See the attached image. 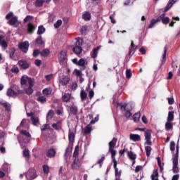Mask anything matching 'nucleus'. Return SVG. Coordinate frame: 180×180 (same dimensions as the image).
<instances>
[{
  "mask_svg": "<svg viewBox=\"0 0 180 180\" xmlns=\"http://www.w3.org/2000/svg\"><path fill=\"white\" fill-rule=\"evenodd\" d=\"M136 130L144 131L146 140L145 144H147V146H151V144H153V143L151 142V130L146 129V128H136Z\"/></svg>",
  "mask_w": 180,
  "mask_h": 180,
  "instance_id": "nucleus-1",
  "label": "nucleus"
},
{
  "mask_svg": "<svg viewBox=\"0 0 180 180\" xmlns=\"http://www.w3.org/2000/svg\"><path fill=\"white\" fill-rule=\"evenodd\" d=\"M81 46H82V39H77L75 46L72 49V51L75 54L78 56L82 53V47Z\"/></svg>",
  "mask_w": 180,
  "mask_h": 180,
  "instance_id": "nucleus-2",
  "label": "nucleus"
},
{
  "mask_svg": "<svg viewBox=\"0 0 180 180\" xmlns=\"http://www.w3.org/2000/svg\"><path fill=\"white\" fill-rule=\"evenodd\" d=\"M117 143V138H113L111 141L109 142L108 152L110 153L111 155H116V150L114 149L116 147V143Z\"/></svg>",
  "mask_w": 180,
  "mask_h": 180,
  "instance_id": "nucleus-3",
  "label": "nucleus"
},
{
  "mask_svg": "<svg viewBox=\"0 0 180 180\" xmlns=\"http://www.w3.org/2000/svg\"><path fill=\"white\" fill-rule=\"evenodd\" d=\"M18 49L21 50L23 53H27L29 50V41H25L24 42H21L18 44Z\"/></svg>",
  "mask_w": 180,
  "mask_h": 180,
  "instance_id": "nucleus-4",
  "label": "nucleus"
},
{
  "mask_svg": "<svg viewBox=\"0 0 180 180\" xmlns=\"http://www.w3.org/2000/svg\"><path fill=\"white\" fill-rule=\"evenodd\" d=\"M173 167L172 172L173 174H179V167H178V159L177 158H172Z\"/></svg>",
  "mask_w": 180,
  "mask_h": 180,
  "instance_id": "nucleus-5",
  "label": "nucleus"
},
{
  "mask_svg": "<svg viewBox=\"0 0 180 180\" xmlns=\"http://www.w3.org/2000/svg\"><path fill=\"white\" fill-rule=\"evenodd\" d=\"M36 25L33 22H29L27 25V32L28 34H33L34 33V30H36Z\"/></svg>",
  "mask_w": 180,
  "mask_h": 180,
  "instance_id": "nucleus-6",
  "label": "nucleus"
},
{
  "mask_svg": "<svg viewBox=\"0 0 180 180\" xmlns=\"http://www.w3.org/2000/svg\"><path fill=\"white\" fill-rule=\"evenodd\" d=\"M68 84H70V77H68V76H63L62 79L59 80V86L60 85L67 86Z\"/></svg>",
  "mask_w": 180,
  "mask_h": 180,
  "instance_id": "nucleus-7",
  "label": "nucleus"
},
{
  "mask_svg": "<svg viewBox=\"0 0 180 180\" xmlns=\"http://www.w3.org/2000/svg\"><path fill=\"white\" fill-rule=\"evenodd\" d=\"M52 127L54 130H56V131H60V130L63 129V123L61 121L58 120L56 123L52 124Z\"/></svg>",
  "mask_w": 180,
  "mask_h": 180,
  "instance_id": "nucleus-8",
  "label": "nucleus"
},
{
  "mask_svg": "<svg viewBox=\"0 0 180 180\" xmlns=\"http://www.w3.org/2000/svg\"><path fill=\"white\" fill-rule=\"evenodd\" d=\"M68 140L69 146H71V148H72V146H74V141H75V134H74V132H69Z\"/></svg>",
  "mask_w": 180,
  "mask_h": 180,
  "instance_id": "nucleus-9",
  "label": "nucleus"
},
{
  "mask_svg": "<svg viewBox=\"0 0 180 180\" xmlns=\"http://www.w3.org/2000/svg\"><path fill=\"white\" fill-rule=\"evenodd\" d=\"M4 39H5V36L1 34L0 35V46L3 49H7L8 48V42Z\"/></svg>",
  "mask_w": 180,
  "mask_h": 180,
  "instance_id": "nucleus-10",
  "label": "nucleus"
},
{
  "mask_svg": "<svg viewBox=\"0 0 180 180\" xmlns=\"http://www.w3.org/2000/svg\"><path fill=\"white\" fill-rule=\"evenodd\" d=\"M57 152H56V149L51 148L47 150L46 155L48 157V158H53V157H56V154Z\"/></svg>",
  "mask_w": 180,
  "mask_h": 180,
  "instance_id": "nucleus-11",
  "label": "nucleus"
},
{
  "mask_svg": "<svg viewBox=\"0 0 180 180\" xmlns=\"http://www.w3.org/2000/svg\"><path fill=\"white\" fill-rule=\"evenodd\" d=\"M18 65L20 67H21V68H22V70H27V68L30 67V65L27 63L26 60H22L18 61Z\"/></svg>",
  "mask_w": 180,
  "mask_h": 180,
  "instance_id": "nucleus-12",
  "label": "nucleus"
},
{
  "mask_svg": "<svg viewBox=\"0 0 180 180\" xmlns=\"http://www.w3.org/2000/svg\"><path fill=\"white\" fill-rule=\"evenodd\" d=\"M79 164H80L79 159L78 158H75L71 165L72 169H77V168H79L80 167Z\"/></svg>",
  "mask_w": 180,
  "mask_h": 180,
  "instance_id": "nucleus-13",
  "label": "nucleus"
},
{
  "mask_svg": "<svg viewBox=\"0 0 180 180\" xmlns=\"http://www.w3.org/2000/svg\"><path fill=\"white\" fill-rule=\"evenodd\" d=\"M59 61H65L67 60V52L65 51H61L58 56Z\"/></svg>",
  "mask_w": 180,
  "mask_h": 180,
  "instance_id": "nucleus-14",
  "label": "nucleus"
},
{
  "mask_svg": "<svg viewBox=\"0 0 180 180\" xmlns=\"http://www.w3.org/2000/svg\"><path fill=\"white\" fill-rule=\"evenodd\" d=\"M27 176L29 179H34L37 176V174L34 169H30L27 174Z\"/></svg>",
  "mask_w": 180,
  "mask_h": 180,
  "instance_id": "nucleus-15",
  "label": "nucleus"
},
{
  "mask_svg": "<svg viewBox=\"0 0 180 180\" xmlns=\"http://www.w3.org/2000/svg\"><path fill=\"white\" fill-rule=\"evenodd\" d=\"M129 139L132 141H141V136H140V135L136 134H131L129 135Z\"/></svg>",
  "mask_w": 180,
  "mask_h": 180,
  "instance_id": "nucleus-16",
  "label": "nucleus"
},
{
  "mask_svg": "<svg viewBox=\"0 0 180 180\" xmlns=\"http://www.w3.org/2000/svg\"><path fill=\"white\" fill-rule=\"evenodd\" d=\"M166 131H169V130H173L174 123L172 121H167L165 124Z\"/></svg>",
  "mask_w": 180,
  "mask_h": 180,
  "instance_id": "nucleus-17",
  "label": "nucleus"
},
{
  "mask_svg": "<svg viewBox=\"0 0 180 180\" xmlns=\"http://www.w3.org/2000/svg\"><path fill=\"white\" fill-rule=\"evenodd\" d=\"M35 44H37V46H44V41H43L41 35L38 36L35 39Z\"/></svg>",
  "mask_w": 180,
  "mask_h": 180,
  "instance_id": "nucleus-18",
  "label": "nucleus"
},
{
  "mask_svg": "<svg viewBox=\"0 0 180 180\" xmlns=\"http://www.w3.org/2000/svg\"><path fill=\"white\" fill-rule=\"evenodd\" d=\"M162 19L160 18V17H158L157 19H152L150 20V24L148 25V28L151 29V27H153L155 23H158V22H161Z\"/></svg>",
  "mask_w": 180,
  "mask_h": 180,
  "instance_id": "nucleus-19",
  "label": "nucleus"
},
{
  "mask_svg": "<svg viewBox=\"0 0 180 180\" xmlns=\"http://www.w3.org/2000/svg\"><path fill=\"white\" fill-rule=\"evenodd\" d=\"M10 26H15L18 23V17L13 16L11 18V20L8 22Z\"/></svg>",
  "mask_w": 180,
  "mask_h": 180,
  "instance_id": "nucleus-20",
  "label": "nucleus"
},
{
  "mask_svg": "<svg viewBox=\"0 0 180 180\" xmlns=\"http://www.w3.org/2000/svg\"><path fill=\"white\" fill-rule=\"evenodd\" d=\"M101 50V46H97L93 49V52L91 53L92 58H96L98 57V51Z\"/></svg>",
  "mask_w": 180,
  "mask_h": 180,
  "instance_id": "nucleus-21",
  "label": "nucleus"
},
{
  "mask_svg": "<svg viewBox=\"0 0 180 180\" xmlns=\"http://www.w3.org/2000/svg\"><path fill=\"white\" fill-rule=\"evenodd\" d=\"M70 110L71 115H74L75 116H76V115H78V107L75 105H72L70 108Z\"/></svg>",
  "mask_w": 180,
  "mask_h": 180,
  "instance_id": "nucleus-22",
  "label": "nucleus"
},
{
  "mask_svg": "<svg viewBox=\"0 0 180 180\" xmlns=\"http://www.w3.org/2000/svg\"><path fill=\"white\" fill-rule=\"evenodd\" d=\"M7 96H18V93H16V91H13V89H8L7 91Z\"/></svg>",
  "mask_w": 180,
  "mask_h": 180,
  "instance_id": "nucleus-23",
  "label": "nucleus"
},
{
  "mask_svg": "<svg viewBox=\"0 0 180 180\" xmlns=\"http://www.w3.org/2000/svg\"><path fill=\"white\" fill-rule=\"evenodd\" d=\"M77 65L82 67L81 70H85L86 67L85 66V60L84 58H81L77 63Z\"/></svg>",
  "mask_w": 180,
  "mask_h": 180,
  "instance_id": "nucleus-24",
  "label": "nucleus"
},
{
  "mask_svg": "<svg viewBox=\"0 0 180 180\" xmlns=\"http://www.w3.org/2000/svg\"><path fill=\"white\" fill-rule=\"evenodd\" d=\"M91 124H92L89 123L84 127V134H89V133L92 131V127H91Z\"/></svg>",
  "mask_w": 180,
  "mask_h": 180,
  "instance_id": "nucleus-25",
  "label": "nucleus"
},
{
  "mask_svg": "<svg viewBox=\"0 0 180 180\" xmlns=\"http://www.w3.org/2000/svg\"><path fill=\"white\" fill-rule=\"evenodd\" d=\"M80 98L82 101H86V98H88V94L85 90H82L80 92Z\"/></svg>",
  "mask_w": 180,
  "mask_h": 180,
  "instance_id": "nucleus-26",
  "label": "nucleus"
},
{
  "mask_svg": "<svg viewBox=\"0 0 180 180\" xmlns=\"http://www.w3.org/2000/svg\"><path fill=\"white\" fill-rule=\"evenodd\" d=\"M165 61H167V46L164 48V53L162 55L161 65H164V64H165Z\"/></svg>",
  "mask_w": 180,
  "mask_h": 180,
  "instance_id": "nucleus-27",
  "label": "nucleus"
},
{
  "mask_svg": "<svg viewBox=\"0 0 180 180\" xmlns=\"http://www.w3.org/2000/svg\"><path fill=\"white\" fill-rule=\"evenodd\" d=\"M82 19H84V20H86V21L91 20V13L88 11H86L82 15Z\"/></svg>",
  "mask_w": 180,
  "mask_h": 180,
  "instance_id": "nucleus-28",
  "label": "nucleus"
},
{
  "mask_svg": "<svg viewBox=\"0 0 180 180\" xmlns=\"http://www.w3.org/2000/svg\"><path fill=\"white\" fill-rule=\"evenodd\" d=\"M174 111H169L168 116H167V122H174Z\"/></svg>",
  "mask_w": 180,
  "mask_h": 180,
  "instance_id": "nucleus-29",
  "label": "nucleus"
},
{
  "mask_svg": "<svg viewBox=\"0 0 180 180\" xmlns=\"http://www.w3.org/2000/svg\"><path fill=\"white\" fill-rule=\"evenodd\" d=\"M37 102H39L44 105L46 103V102H47V98H46V96H41L37 98Z\"/></svg>",
  "mask_w": 180,
  "mask_h": 180,
  "instance_id": "nucleus-30",
  "label": "nucleus"
},
{
  "mask_svg": "<svg viewBox=\"0 0 180 180\" xmlns=\"http://www.w3.org/2000/svg\"><path fill=\"white\" fill-rule=\"evenodd\" d=\"M70 99H71V95H70V94L65 93L62 96V101H63V102H70Z\"/></svg>",
  "mask_w": 180,
  "mask_h": 180,
  "instance_id": "nucleus-31",
  "label": "nucleus"
},
{
  "mask_svg": "<svg viewBox=\"0 0 180 180\" xmlns=\"http://www.w3.org/2000/svg\"><path fill=\"white\" fill-rule=\"evenodd\" d=\"M127 155L129 158V160H134L136 158H137V155L133 153V151H127Z\"/></svg>",
  "mask_w": 180,
  "mask_h": 180,
  "instance_id": "nucleus-32",
  "label": "nucleus"
},
{
  "mask_svg": "<svg viewBox=\"0 0 180 180\" xmlns=\"http://www.w3.org/2000/svg\"><path fill=\"white\" fill-rule=\"evenodd\" d=\"M115 157H116V155H111V158L112 160L115 171H117L119 169L117 168V161H116V158Z\"/></svg>",
  "mask_w": 180,
  "mask_h": 180,
  "instance_id": "nucleus-33",
  "label": "nucleus"
},
{
  "mask_svg": "<svg viewBox=\"0 0 180 180\" xmlns=\"http://www.w3.org/2000/svg\"><path fill=\"white\" fill-rule=\"evenodd\" d=\"M117 106H120L121 112H126L127 108V103L122 104V103H117Z\"/></svg>",
  "mask_w": 180,
  "mask_h": 180,
  "instance_id": "nucleus-34",
  "label": "nucleus"
},
{
  "mask_svg": "<svg viewBox=\"0 0 180 180\" xmlns=\"http://www.w3.org/2000/svg\"><path fill=\"white\" fill-rule=\"evenodd\" d=\"M79 154V146H76L74 153H73V158H78Z\"/></svg>",
  "mask_w": 180,
  "mask_h": 180,
  "instance_id": "nucleus-35",
  "label": "nucleus"
},
{
  "mask_svg": "<svg viewBox=\"0 0 180 180\" xmlns=\"http://www.w3.org/2000/svg\"><path fill=\"white\" fill-rule=\"evenodd\" d=\"M172 158H179V144L177 143L176 146V153H174L173 155Z\"/></svg>",
  "mask_w": 180,
  "mask_h": 180,
  "instance_id": "nucleus-36",
  "label": "nucleus"
},
{
  "mask_svg": "<svg viewBox=\"0 0 180 180\" xmlns=\"http://www.w3.org/2000/svg\"><path fill=\"white\" fill-rule=\"evenodd\" d=\"M41 131H46V130H53V129H51V127H50V124H45L41 127Z\"/></svg>",
  "mask_w": 180,
  "mask_h": 180,
  "instance_id": "nucleus-37",
  "label": "nucleus"
},
{
  "mask_svg": "<svg viewBox=\"0 0 180 180\" xmlns=\"http://www.w3.org/2000/svg\"><path fill=\"white\" fill-rule=\"evenodd\" d=\"M50 54V50L46 49L41 51V57H48V56Z\"/></svg>",
  "mask_w": 180,
  "mask_h": 180,
  "instance_id": "nucleus-38",
  "label": "nucleus"
},
{
  "mask_svg": "<svg viewBox=\"0 0 180 180\" xmlns=\"http://www.w3.org/2000/svg\"><path fill=\"white\" fill-rule=\"evenodd\" d=\"M141 116V115L140 114V112H136L133 115V120L134 122H140V117Z\"/></svg>",
  "mask_w": 180,
  "mask_h": 180,
  "instance_id": "nucleus-39",
  "label": "nucleus"
},
{
  "mask_svg": "<svg viewBox=\"0 0 180 180\" xmlns=\"http://www.w3.org/2000/svg\"><path fill=\"white\" fill-rule=\"evenodd\" d=\"M44 32H46V28H44V26L43 25H40L38 27V31H37V34H43V33H44Z\"/></svg>",
  "mask_w": 180,
  "mask_h": 180,
  "instance_id": "nucleus-40",
  "label": "nucleus"
},
{
  "mask_svg": "<svg viewBox=\"0 0 180 180\" xmlns=\"http://www.w3.org/2000/svg\"><path fill=\"white\" fill-rule=\"evenodd\" d=\"M1 106H3L6 109V110H7V112H9V110H11V104H9V103H2Z\"/></svg>",
  "mask_w": 180,
  "mask_h": 180,
  "instance_id": "nucleus-41",
  "label": "nucleus"
},
{
  "mask_svg": "<svg viewBox=\"0 0 180 180\" xmlns=\"http://www.w3.org/2000/svg\"><path fill=\"white\" fill-rule=\"evenodd\" d=\"M42 94L43 95H46V96H49V95H51V89L49 88L44 89L42 91Z\"/></svg>",
  "mask_w": 180,
  "mask_h": 180,
  "instance_id": "nucleus-42",
  "label": "nucleus"
},
{
  "mask_svg": "<svg viewBox=\"0 0 180 180\" xmlns=\"http://www.w3.org/2000/svg\"><path fill=\"white\" fill-rule=\"evenodd\" d=\"M43 4H44V0H37L35 1V6L40 8L43 6Z\"/></svg>",
  "mask_w": 180,
  "mask_h": 180,
  "instance_id": "nucleus-43",
  "label": "nucleus"
},
{
  "mask_svg": "<svg viewBox=\"0 0 180 180\" xmlns=\"http://www.w3.org/2000/svg\"><path fill=\"white\" fill-rule=\"evenodd\" d=\"M151 146H146L145 147V151L146 153V157H150V155L151 154Z\"/></svg>",
  "mask_w": 180,
  "mask_h": 180,
  "instance_id": "nucleus-44",
  "label": "nucleus"
},
{
  "mask_svg": "<svg viewBox=\"0 0 180 180\" xmlns=\"http://www.w3.org/2000/svg\"><path fill=\"white\" fill-rule=\"evenodd\" d=\"M29 79L28 77H22L20 79V84L21 85H26L27 81Z\"/></svg>",
  "mask_w": 180,
  "mask_h": 180,
  "instance_id": "nucleus-45",
  "label": "nucleus"
},
{
  "mask_svg": "<svg viewBox=\"0 0 180 180\" xmlns=\"http://www.w3.org/2000/svg\"><path fill=\"white\" fill-rule=\"evenodd\" d=\"M137 48H133V47H129V53H128V56L129 57H131V56H133L134 54V51H136V49Z\"/></svg>",
  "mask_w": 180,
  "mask_h": 180,
  "instance_id": "nucleus-46",
  "label": "nucleus"
},
{
  "mask_svg": "<svg viewBox=\"0 0 180 180\" xmlns=\"http://www.w3.org/2000/svg\"><path fill=\"white\" fill-rule=\"evenodd\" d=\"M31 122H32L34 126H37L39 123V117H31Z\"/></svg>",
  "mask_w": 180,
  "mask_h": 180,
  "instance_id": "nucleus-47",
  "label": "nucleus"
},
{
  "mask_svg": "<svg viewBox=\"0 0 180 180\" xmlns=\"http://www.w3.org/2000/svg\"><path fill=\"white\" fill-rule=\"evenodd\" d=\"M25 94H27V95H32L33 94V87L28 86L25 89Z\"/></svg>",
  "mask_w": 180,
  "mask_h": 180,
  "instance_id": "nucleus-48",
  "label": "nucleus"
},
{
  "mask_svg": "<svg viewBox=\"0 0 180 180\" xmlns=\"http://www.w3.org/2000/svg\"><path fill=\"white\" fill-rule=\"evenodd\" d=\"M63 25V20H58L57 22L53 25L55 29H58L60 26Z\"/></svg>",
  "mask_w": 180,
  "mask_h": 180,
  "instance_id": "nucleus-49",
  "label": "nucleus"
},
{
  "mask_svg": "<svg viewBox=\"0 0 180 180\" xmlns=\"http://www.w3.org/2000/svg\"><path fill=\"white\" fill-rule=\"evenodd\" d=\"M103 161H105V155H103L101 159H99L97 162V164L99 165L100 168H102V164H103Z\"/></svg>",
  "mask_w": 180,
  "mask_h": 180,
  "instance_id": "nucleus-50",
  "label": "nucleus"
},
{
  "mask_svg": "<svg viewBox=\"0 0 180 180\" xmlns=\"http://www.w3.org/2000/svg\"><path fill=\"white\" fill-rule=\"evenodd\" d=\"M33 20V16L32 15H27L25 18L24 19L23 22L24 23H27V22H32Z\"/></svg>",
  "mask_w": 180,
  "mask_h": 180,
  "instance_id": "nucleus-51",
  "label": "nucleus"
},
{
  "mask_svg": "<svg viewBox=\"0 0 180 180\" xmlns=\"http://www.w3.org/2000/svg\"><path fill=\"white\" fill-rule=\"evenodd\" d=\"M54 116V110H50L46 115V119H51Z\"/></svg>",
  "mask_w": 180,
  "mask_h": 180,
  "instance_id": "nucleus-52",
  "label": "nucleus"
},
{
  "mask_svg": "<svg viewBox=\"0 0 180 180\" xmlns=\"http://www.w3.org/2000/svg\"><path fill=\"white\" fill-rule=\"evenodd\" d=\"M43 171H44V174H49V172H50V167H49L47 165H44Z\"/></svg>",
  "mask_w": 180,
  "mask_h": 180,
  "instance_id": "nucleus-53",
  "label": "nucleus"
},
{
  "mask_svg": "<svg viewBox=\"0 0 180 180\" xmlns=\"http://www.w3.org/2000/svg\"><path fill=\"white\" fill-rule=\"evenodd\" d=\"M115 178H120V176H122V170L119 171V169H117V170H115Z\"/></svg>",
  "mask_w": 180,
  "mask_h": 180,
  "instance_id": "nucleus-54",
  "label": "nucleus"
},
{
  "mask_svg": "<svg viewBox=\"0 0 180 180\" xmlns=\"http://www.w3.org/2000/svg\"><path fill=\"white\" fill-rule=\"evenodd\" d=\"M171 8H172V4L169 1L167 6L164 9V12H168Z\"/></svg>",
  "mask_w": 180,
  "mask_h": 180,
  "instance_id": "nucleus-55",
  "label": "nucleus"
},
{
  "mask_svg": "<svg viewBox=\"0 0 180 180\" xmlns=\"http://www.w3.org/2000/svg\"><path fill=\"white\" fill-rule=\"evenodd\" d=\"M170 151H175V141H174L170 142Z\"/></svg>",
  "mask_w": 180,
  "mask_h": 180,
  "instance_id": "nucleus-56",
  "label": "nucleus"
},
{
  "mask_svg": "<svg viewBox=\"0 0 180 180\" xmlns=\"http://www.w3.org/2000/svg\"><path fill=\"white\" fill-rule=\"evenodd\" d=\"M20 133L21 134H23L24 136H25V137H30V132L26 130H21Z\"/></svg>",
  "mask_w": 180,
  "mask_h": 180,
  "instance_id": "nucleus-57",
  "label": "nucleus"
},
{
  "mask_svg": "<svg viewBox=\"0 0 180 180\" xmlns=\"http://www.w3.org/2000/svg\"><path fill=\"white\" fill-rule=\"evenodd\" d=\"M126 77L129 79L131 78V70L130 69H127L126 70Z\"/></svg>",
  "mask_w": 180,
  "mask_h": 180,
  "instance_id": "nucleus-58",
  "label": "nucleus"
},
{
  "mask_svg": "<svg viewBox=\"0 0 180 180\" xmlns=\"http://www.w3.org/2000/svg\"><path fill=\"white\" fill-rule=\"evenodd\" d=\"M39 54H41L40 49H35L33 51L32 56L33 57H37Z\"/></svg>",
  "mask_w": 180,
  "mask_h": 180,
  "instance_id": "nucleus-59",
  "label": "nucleus"
},
{
  "mask_svg": "<svg viewBox=\"0 0 180 180\" xmlns=\"http://www.w3.org/2000/svg\"><path fill=\"white\" fill-rule=\"evenodd\" d=\"M169 17H165L162 20V23H163V25H168V23H169Z\"/></svg>",
  "mask_w": 180,
  "mask_h": 180,
  "instance_id": "nucleus-60",
  "label": "nucleus"
},
{
  "mask_svg": "<svg viewBox=\"0 0 180 180\" xmlns=\"http://www.w3.org/2000/svg\"><path fill=\"white\" fill-rule=\"evenodd\" d=\"M99 120V115H96L94 120H91L90 122V124H95L96 122H98Z\"/></svg>",
  "mask_w": 180,
  "mask_h": 180,
  "instance_id": "nucleus-61",
  "label": "nucleus"
},
{
  "mask_svg": "<svg viewBox=\"0 0 180 180\" xmlns=\"http://www.w3.org/2000/svg\"><path fill=\"white\" fill-rule=\"evenodd\" d=\"M124 116L127 117V119H129V117H131V112H130V110H127L125 111Z\"/></svg>",
  "mask_w": 180,
  "mask_h": 180,
  "instance_id": "nucleus-62",
  "label": "nucleus"
},
{
  "mask_svg": "<svg viewBox=\"0 0 180 180\" xmlns=\"http://www.w3.org/2000/svg\"><path fill=\"white\" fill-rule=\"evenodd\" d=\"M23 156H24V157H27V158H29L30 157V154L29 153V150L25 149V150L23 151Z\"/></svg>",
  "mask_w": 180,
  "mask_h": 180,
  "instance_id": "nucleus-63",
  "label": "nucleus"
},
{
  "mask_svg": "<svg viewBox=\"0 0 180 180\" xmlns=\"http://www.w3.org/2000/svg\"><path fill=\"white\" fill-rule=\"evenodd\" d=\"M80 32L82 34H85V33H86V26H83L82 27L81 30H80Z\"/></svg>",
  "mask_w": 180,
  "mask_h": 180,
  "instance_id": "nucleus-64",
  "label": "nucleus"
}]
</instances>
